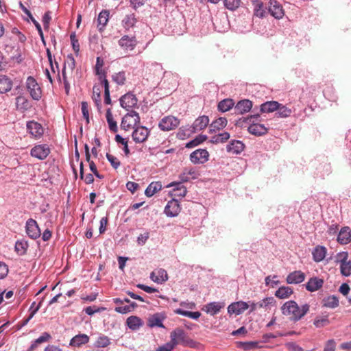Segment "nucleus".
<instances>
[{
  "label": "nucleus",
  "instance_id": "nucleus-26",
  "mask_svg": "<svg viewBox=\"0 0 351 351\" xmlns=\"http://www.w3.org/2000/svg\"><path fill=\"white\" fill-rule=\"evenodd\" d=\"M209 123V119L207 116H200L197 118L193 123L194 132L200 131L205 129Z\"/></svg>",
  "mask_w": 351,
  "mask_h": 351
},
{
  "label": "nucleus",
  "instance_id": "nucleus-25",
  "mask_svg": "<svg viewBox=\"0 0 351 351\" xmlns=\"http://www.w3.org/2000/svg\"><path fill=\"white\" fill-rule=\"evenodd\" d=\"M267 131L268 129L263 124L253 123L248 127V132L258 136L267 134Z\"/></svg>",
  "mask_w": 351,
  "mask_h": 351
},
{
  "label": "nucleus",
  "instance_id": "nucleus-52",
  "mask_svg": "<svg viewBox=\"0 0 351 351\" xmlns=\"http://www.w3.org/2000/svg\"><path fill=\"white\" fill-rule=\"evenodd\" d=\"M230 138V134L228 132H224L218 135H216L212 138V141L213 143H224Z\"/></svg>",
  "mask_w": 351,
  "mask_h": 351
},
{
  "label": "nucleus",
  "instance_id": "nucleus-45",
  "mask_svg": "<svg viewBox=\"0 0 351 351\" xmlns=\"http://www.w3.org/2000/svg\"><path fill=\"white\" fill-rule=\"evenodd\" d=\"M207 137L204 135H198L193 140L189 141L186 144V147L187 148H193L199 145L200 143H203L206 140Z\"/></svg>",
  "mask_w": 351,
  "mask_h": 351
},
{
  "label": "nucleus",
  "instance_id": "nucleus-64",
  "mask_svg": "<svg viewBox=\"0 0 351 351\" xmlns=\"http://www.w3.org/2000/svg\"><path fill=\"white\" fill-rule=\"evenodd\" d=\"M175 348L170 342L160 346L156 351H172Z\"/></svg>",
  "mask_w": 351,
  "mask_h": 351
},
{
  "label": "nucleus",
  "instance_id": "nucleus-31",
  "mask_svg": "<svg viewBox=\"0 0 351 351\" xmlns=\"http://www.w3.org/2000/svg\"><path fill=\"white\" fill-rule=\"evenodd\" d=\"M223 307V305H222L221 303L214 302L207 304L203 309L207 313L211 315H214L218 313Z\"/></svg>",
  "mask_w": 351,
  "mask_h": 351
},
{
  "label": "nucleus",
  "instance_id": "nucleus-2",
  "mask_svg": "<svg viewBox=\"0 0 351 351\" xmlns=\"http://www.w3.org/2000/svg\"><path fill=\"white\" fill-rule=\"evenodd\" d=\"M171 341H169L171 345L175 348L178 344H182L184 346H189L193 348L195 346V341L190 339L184 330L181 328H176L170 334Z\"/></svg>",
  "mask_w": 351,
  "mask_h": 351
},
{
  "label": "nucleus",
  "instance_id": "nucleus-56",
  "mask_svg": "<svg viewBox=\"0 0 351 351\" xmlns=\"http://www.w3.org/2000/svg\"><path fill=\"white\" fill-rule=\"evenodd\" d=\"M173 195L174 196L184 197L186 195L187 190L185 186L178 184V187L173 189Z\"/></svg>",
  "mask_w": 351,
  "mask_h": 351
},
{
  "label": "nucleus",
  "instance_id": "nucleus-60",
  "mask_svg": "<svg viewBox=\"0 0 351 351\" xmlns=\"http://www.w3.org/2000/svg\"><path fill=\"white\" fill-rule=\"evenodd\" d=\"M8 271V266L5 263L0 261V279L5 278Z\"/></svg>",
  "mask_w": 351,
  "mask_h": 351
},
{
  "label": "nucleus",
  "instance_id": "nucleus-12",
  "mask_svg": "<svg viewBox=\"0 0 351 351\" xmlns=\"http://www.w3.org/2000/svg\"><path fill=\"white\" fill-rule=\"evenodd\" d=\"M137 99L136 96L132 93H127L122 96L120 99V104L122 108L129 110L137 105Z\"/></svg>",
  "mask_w": 351,
  "mask_h": 351
},
{
  "label": "nucleus",
  "instance_id": "nucleus-20",
  "mask_svg": "<svg viewBox=\"0 0 351 351\" xmlns=\"http://www.w3.org/2000/svg\"><path fill=\"white\" fill-rule=\"evenodd\" d=\"M305 274L300 270L294 271L290 273L287 277V282L289 284H299L305 279Z\"/></svg>",
  "mask_w": 351,
  "mask_h": 351
},
{
  "label": "nucleus",
  "instance_id": "nucleus-11",
  "mask_svg": "<svg viewBox=\"0 0 351 351\" xmlns=\"http://www.w3.org/2000/svg\"><path fill=\"white\" fill-rule=\"evenodd\" d=\"M199 172L195 167H185L180 175L182 182H186L191 179H197L199 176Z\"/></svg>",
  "mask_w": 351,
  "mask_h": 351
},
{
  "label": "nucleus",
  "instance_id": "nucleus-42",
  "mask_svg": "<svg viewBox=\"0 0 351 351\" xmlns=\"http://www.w3.org/2000/svg\"><path fill=\"white\" fill-rule=\"evenodd\" d=\"M239 343L240 348H243L244 350H250L262 348V346H259V343L258 341L239 342Z\"/></svg>",
  "mask_w": 351,
  "mask_h": 351
},
{
  "label": "nucleus",
  "instance_id": "nucleus-3",
  "mask_svg": "<svg viewBox=\"0 0 351 351\" xmlns=\"http://www.w3.org/2000/svg\"><path fill=\"white\" fill-rule=\"evenodd\" d=\"M348 256L347 252H339L335 256V263L339 264L341 274L346 277L351 275V260Z\"/></svg>",
  "mask_w": 351,
  "mask_h": 351
},
{
  "label": "nucleus",
  "instance_id": "nucleus-46",
  "mask_svg": "<svg viewBox=\"0 0 351 351\" xmlns=\"http://www.w3.org/2000/svg\"><path fill=\"white\" fill-rule=\"evenodd\" d=\"M101 84H95L93 88V99L95 101V104L99 106L101 101Z\"/></svg>",
  "mask_w": 351,
  "mask_h": 351
},
{
  "label": "nucleus",
  "instance_id": "nucleus-44",
  "mask_svg": "<svg viewBox=\"0 0 351 351\" xmlns=\"http://www.w3.org/2000/svg\"><path fill=\"white\" fill-rule=\"evenodd\" d=\"M108 18L109 12L108 10H103L99 13L97 21L99 25L101 26L99 27L100 30L106 25L108 21Z\"/></svg>",
  "mask_w": 351,
  "mask_h": 351
},
{
  "label": "nucleus",
  "instance_id": "nucleus-47",
  "mask_svg": "<svg viewBox=\"0 0 351 351\" xmlns=\"http://www.w3.org/2000/svg\"><path fill=\"white\" fill-rule=\"evenodd\" d=\"M227 122V119L225 117H219L212 123L211 127L219 130L226 126Z\"/></svg>",
  "mask_w": 351,
  "mask_h": 351
},
{
  "label": "nucleus",
  "instance_id": "nucleus-17",
  "mask_svg": "<svg viewBox=\"0 0 351 351\" xmlns=\"http://www.w3.org/2000/svg\"><path fill=\"white\" fill-rule=\"evenodd\" d=\"M166 318L165 313H157L151 315L148 319V326L150 327L165 328L162 321Z\"/></svg>",
  "mask_w": 351,
  "mask_h": 351
},
{
  "label": "nucleus",
  "instance_id": "nucleus-55",
  "mask_svg": "<svg viewBox=\"0 0 351 351\" xmlns=\"http://www.w3.org/2000/svg\"><path fill=\"white\" fill-rule=\"evenodd\" d=\"M275 300L274 298H267L262 301L258 302V308H267L269 306H274L275 305Z\"/></svg>",
  "mask_w": 351,
  "mask_h": 351
},
{
  "label": "nucleus",
  "instance_id": "nucleus-37",
  "mask_svg": "<svg viewBox=\"0 0 351 351\" xmlns=\"http://www.w3.org/2000/svg\"><path fill=\"white\" fill-rule=\"evenodd\" d=\"M51 338L49 333L45 332L38 338H37L31 345L30 350H34L37 346L43 343L47 342Z\"/></svg>",
  "mask_w": 351,
  "mask_h": 351
},
{
  "label": "nucleus",
  "instance_id": "nucleus-62",
  "mask_svg": "<svg viewBox=\"0 0 351 351\" xmlns=\"http://www.w3.org/2000/svg\"><path fill=\"white\" fill-rule=\"evenodd\" d=\"M70 38H71V44H72L73 50L75 51V52L76 53H78L80 51V44L78 43V40L77 39H75V34H71Z\"/></svg>",
  "mask_w": 351,
  "mask_h": 351
},
{
  "label": "nucleus",
  "instance_id": "nucleus-54",
  "mask_svg": "<svg viewBox=\"0 0 351 351\" xmlns=\"http://www.w3.org/2000/svg\"><path fill=\"white\" fill-rule=\"evenodd\" d=\"M277 110L278 112H276V114H278V117H288L291 115V109L281 104L279 108L277 109Z\"/></svg>",
  "mask_w": 351,
  "mask_h": 351
},
{
  "label": "nucleus",
  "instance_id": "nucleus-9",
  "mask_svg": "<svg viewBox=\"0 0 351 351\" xmlns=\"http://www.w3.org/2000/svg\"><path fill=\"white\" fill-rule=\"evenodd\" d=\"M50 153V149L46 144L35 145L30 152L32 157L36 158L39 160H44Z\"/></svg>",
  "mask_w": 351,
  "mask_h": 351
},
{
  "label": "nucleus",
  "instance_id": "nucleus-32",
  "mask_svg": "<svg viewBox=\"0 0 351 351\" xmlns=\"http://www.w3.org/2000/svg\"><path fill=\"white\" fill-rule=\"evenodd\" d=\"M313 260L315 262L323 261L326 254V248L324 246H317L312 252Z\"/></svg>",
  "mask_w": 351,
  "mask_h": 351
},
{
  "label": "nucleus",
  "instance_id": "nucleus-24",
  "mask_svg": "<svg viewBox=\"0 0 351 351\" xmlns=\"http://www.w3.org/2000/svg\"><path fill=\"white\" fill-rule=\"evenodd\" d=\"M254 5V15L258 18H264L267 14L264 9V3L261 0H251Z\"/></svg>",
  "mask_w": 351,
  "mask_h": 351
},
{
  "label": "nucleus",
  "instance_id": "nucleus-6",
  "mask_svg": "<svg viewBox=\"0 0 351 351\" xmlns=\"http://www.w3.org/2000/svg\"><path fill=\"white\" fill-rule=\"evenodd\" d=\"M26 87L34 100H38L41 97V90L33 77H28L26 81Z\"/></svg>",
  "mask_w": 351,
  "mask_h": 351
},
{
  "label": "nucleus",
  "instance_id": "nucleus-13",
  "mask_svg": "<svg viewBox=\"0 0 351 351\" xmlns=\"http://www.w3.org/2000/svg\"><path fill=\"white\" fill-rule=\"evenodd\" d=\"M149 133V132L145 127H137L132 132V138L137 143H143L147 138Z\"/></svg>",
  "mask_w": 351,
  "mask_h": 351
},
{
  "label": "nucleus",
  "instance_id": "nucleus-50",
  "mask_svg": "<svg viewBox=\"0 0 351 351\" xmlns=\"http://www.w3.org/2000/svg\"><path fill=\"white\" fill-rule=\"evenodd\" d=\"M27 246L28 245L26 241H18L15 243V250L19 254L23 255L25 253Z\"/></svg>",
  "mask_w": 351,
  "mask_h": 351
},
{
  "label": "nucleus",
  "instance_id": "nucleus-35",
  "mask_svg": "<svg viewBox=\"0 0 351 351\" xmlns=\"http://www.w3.org/2000/svg\"><path fill=\"white\" fill-rule=\"evenodd\" d=\"M127 325L132 330H137L143 326V322L139 317L130 316L127 319Z\"/></svg>",
  "mask_w": 351,
  "mask_h": 351
},
{
  "label": "nucleus",
  "instance_id": "nucleus-7",
  "mask_svg": "<svg viewBox=\"0 0 351 351\" xmlns=\"http://www.w3.org/2000/svg\"><path fill=\"white\" fill-rule=\"evenodd\" d=\"M268 12L275 19H282L285 10L282 5L277 0H269L268 2Z\"/></svg>",
  "mask_w": 351,
  "mask_h": 351
},
{
  "label": "nucleus",
  "instance_id": "nucleus-16",
  "mask_svg": "<svg viewBox=\"0 0 351 351\" xmlns=\"http://www.w3.org/2000/svg\"><path fill=\"white\" fill-rule=\"evenodd\" d=\"M180 212V206L176 199L169 201L165 208V214L169 217H176Z\"/></svg>",
  "mask_w": 351,
  "mask_h": 351
},
{
  "label": "nucleus",
  "instance_id": "nucleus-5",
  "mask_svg": "<svg viewBox=\"0 0 351 351\" xmlns=\"http://www.w3.org/2000/svg\"><path fill=\"white\" fill-rule=\"evenodd\" d=\"M180 124V120L173 116H166L159 122L158 127L162 131L176 129Z\"/></svg>",
  "mask_w": 351,
  "mask_h": 351
},
{
  "label": "nucleus",
  "instance_id": "nucleus-33",
  "mask_svg": "<svg viewBox=\"0 0 351 351\" xmlns=\"http://www.w3.org/2000/svg\"><path fill=\"white\" fill-rule=\"evenodd\" d=\"M280 104L275 101H267L261 106L262 112H272L279 108Z\"/></svg>",
  "mask_w": 351,
  "mask_h": 351
},
{
  "label": "nucleus",
  "instance_id": "nucleus-48",
  "mask_svg": "<svg viewBox=\"0 0 351 351\" xmlns=\"http://www.w3.org/2000/svg\"><path fill=\"white\" fill-rule=\"evenodd\" d=\"M110 339L107 336L102 335L99 337L97 341H95V346L98 348H106L108 345H110Z\"/></svg>",
  "mask_w": 351,
  "mask_h": 351
},
{
  "label": "nucleus",
  "instance_id": "nucleus-4",
  "mask_svg": "<svg viewBox=\"0 0 351 351\" xmlns=\"http://www.w3.org/2000/svg\"><path fill=\"white\" fill-rule=\"evenodd\" d=\"M140 123V117L138 113L135 111H130L127 113L122 119L121 128L125 131H130L135 129L136 126Z\"/></svg>",
  "mask_w": 351,
  "mask_h": 351
},
{
  "label": "nucleus",
  "instance_id": "nucleus-22",
  "mask_svg": "<svg viewBox=\"0 0 351 351\" xmlns=\"http://www.w3.org/2000/svg\"><path fill=\"white\" fill-rule=\"evenodd\" d=\"M119 44L124 49L132 51L136 45V40L134 37L124 36L119 40Z\"/></svg>",
  "mask_w": 351,
  "mask_h": 351
},
{
  "label": "nucleus",
  "instance_id": "nucleus-28",
  "mask_svg": "<svg viewBox=\"0 0 351 351\" xmlns=\"http://www.w3.org/2000/svg\"><path fill=\"white\" fill-rule=\"evenodd\" d=\"M89 341V337L85 334L75 335L70 341V346L80 347L87 343Z\"/></svg>",
  "mask_w": 351,
  "mask_h": 351
},
{
  "label": "nucleus",
  "instance_id": "nucleus-43",
  "mask_svg": "<svg viewBox=\"0 0 351 351\" xmlns=\"http://www.w3.org/2000/svg\"><path fill=\"white\" fill-rule=\"evenodd\" d=\"M241 3V0H223L225 8L231 11L236 10L240 6Z\"/></svg>",
  "mask_w": 351,
  "mask_h": 351
},
{
  "label": "nucleus",
  "instance_id": "nucleus-57",
  "mask_svg": "<svg viewBox=\"0 0 351 351\" xmlns=\"http://www.w3.org/2000/svg\"><path fill=\"white\" fill-rule=\"evenodd\" d=\"M136 21V20L135 19L134 14H132L130 15H127L123 19V22L124 23L125 27L126 28H130L134 25Z\"/></svg>",
  "mask_w": 351,
  "mask_h": 351
},
{
  "label": "nucleus",
  "instance_id": "nucleus-58",
  "mask_svg": "<svg viewBox=\"0 0 351 351\" xmlns=\"http://www.w3.org/2000/svg\"><path fill=\"white\" fill-rule=\"evenodd\" d=\"M106 158H107L108 160L110 162L112 167L114 169H118V167L121 165V162L117 157H115L114 156H113L110 154L107 153Z\"/></svg>",
  "mask_w": 351,
  "mask_h": 351
},
{
  "label": "nucleus",
  "instance_id": "nucleus-40",
  "mask_svg": "<svg viewBox=\"0 0 351 351\" xmlns=\"http://www.w3.org/2000/svg\"><path fill=\"white\" fill-rule=\"evenodd\" d=\"M339 300L335 295L327 297L323 300V305L327 308H335L339 306Z\"/></svg>",
  "mask_w": 351,
  "mask_h": 351
},
{
  "label": "nucleus",
  "instance_id": "nucleus-29",
  "mask_svg": "<svg viewBox=\"0 0 351 351\" xmlns=\"http://www.w3.org/2000/svg\"><path fill=\"white\" fill-rule=\"evenodd\" d=\"M103 64V60L99 57L97 58V62L95 65V74L97 75L98 80L99 82L108 81V80L106 79V72L104 70L102 69Z\"/></svg>",
  "mask_w": 351,
  "mask_h": 351
},
{
  "label": "nucleus",
  "instance_id": "nucleus-1",
  "mask_svg": "<svg viewBox=\"0 0 351 351\" xmlns=\"http://www.w3.org/2000/svg\"><path fill=\"white\" fill-rule=\"evenodd\" d=\"M283 315L289 316L293 321H298L302 319L309 311V305L305 304L300 307L293 300L286 302L281 307Z\"/></svg>",
  "mask_w": 351,
  "mask_h": 351
},
{
  "label": "nucleus",
  "instance_id": "nucleus-15",
  "mask_svg": "<svg viewBox=\"0 0 351 351\" xmlns=\"http://www.w3.org/2000/svg\"><path fill=\"white\" fill-rule=\"evenodd\" d=\"M27 129L29 134L36 138H40L44 132V129L41 124L34 121L27 123Z\"/></svg>",
  "mask_w": 351,
  "mask_h": 351
},
{
  "label": "nucleus",
  "instance_id": "nucleus-30",
  "mask_svg": "<svg viewBox=\"0 0 351 351\" xmlns=\"http://www.w3.org/2000/svg\"><path fill=\"white\" fill-rule=\"evenodd\" d=\"M244 148V144L240 141H233L227 145V151L235 154H240Z\"/></svg>",
  "mask_w": 351,
  "mask_h": 351
},
{
  "label": "nucleus",
  "instance_id": "nucleus-53",
  "mask_svg": "<svg viewBox=\"0 0 351 351\" xmlns=\"http://www.w3.org/2000/svg\"><path fill=\"white\" fill-rule=\"evenodd\" d=\"M101 86L104 87V102L106 104H110L111 99L110 97V90H109V83L108 81H104L100 82Z\"/></svg>",
  "mask_w": 351,
  "mask_h": 351
},
{
  "label": "nucleus",
  "instance_id": "nucleus-14",
  "mask_svg": "<svg viewBox=\"0 0 351 351\" xmlns=\"http://www.w3.org/2000/svg\"><path fill=\"white\" fill-rule=\"evenodd\" d=\"M249 308L247 302L239 301L232 303L228 307V312L230 314L240 315Z\"/></svg>",
  "mask_w": 351,
  "mask_h": 351
},
{
  "label": "nucleus",
  "instance_id": "nucleus-18",
  "mask_svg": "<svg viewBox=\"0 0 351 351\" xmlns=\"http://www.w3.org/2000/svg\"><path fill=\"white\" fill-rule=\"evenodd\" d=\"M337 241L341 245H346L351 241V229L350 227L345 226L340 230Z\"/></svg>",
  "mask_w": 351,
  "mask_h": 351
},
{
  "label": "nucleus",
  "instance_id": "nucleus-10",
  "mask_svg": "<svg viewBox=\"0 0 351 351\" xmlns=\"http://www.w3.org/2000/svg\"><path fill=\"white\" fill-rule=\"evenodd\" d=\"M26 233L32 239L40 237L41 233L37 222L33 219H29L25 224Z\"/></svg>",
  "mask_w": 351,
  "mask_h": 351
},
{
  "label": "nucleus",
  "instance_id": "nucleus-23",
  "mask_svg": "<svg viewBox=\"0 0 351 351\" xmlns=\"http://www.w3.org/2000/svg\"><path fill=\"white\" fill-rule=\"evenodd\" d=\"M324 280L317 277L311 278L306 284V289L310 292L316 291L322 287Z\"/></svg>",
  "mask_w": 351,
  "mask_h": 351
},
{
  "label": "nucleus",
  "instance_id": "nucleus-8",
  "mask_svg": "<svg viewBox=\"0 0 351 351\" xmlns=\"http://www.w3.org/2000/svg\"><path fill=\"white\" fill-rule=\"evenodd\" d=\"M209 159V153L205 149H198L190 154V160L193 164H204Z\"/></svg>",
  "mask_w": 351,
  "mask_h": 351
},
{
  "label": "nucleus",
  "instance_id": "nucleus-39",
  "mask_svg": "<svg viewBox=\"0 0 351 351\" xmlns=\"http://www.w3.org/2000/svg\"><path fill=\"white\" fill-rule=\"evenodd\" d=\"M293 293V290L289 287H280L275 293V295L279 298H289Z\"/></svg>",
  "mask_w": 351,
  "mask_h": 351
},
{
  "label": "nucleus",
  "instance_id": "nucleus-36",
  "mask_svg": "<svg viewBox=\"0 0 351 351\" xmlns=\"http://www.w3.org/2000/svg\"><path fill=\"white\" fill-rule=\"evenodd\" d=\"M234 105V102L232 99H225L221 101L217 106L218 110L222 112H225L230 110Z\"/></svg>",
  "mask_w": 351,
  "mask_h": 351
},
{
  "label": "nucleus",
  "instance_id": "nucleus-21",
  "mask_svg": "<svg viewBox=\"0 0 351 351\" xmlns=\"http://www.w3.org/2000/svg\"><path fill=\"white\" fill-rule=\"evenodd\" d=\"M252 108V102L248 99L239 101L234 107L236 114H242L249 112Z\"/></svg>",
  "mask_w": 351,
  "mask_h": 351
},
{
  "label": "nucleus",
  "instance_id": "nucleus-59",
  "mask_svg": "<svg viewBox=\"0 0 351 351\" xmlns=\"http://www.w3.org/2000/svg\"><path fill=\"white\" fill-rule=\"evenodd\" d=\"M329 319H328L327 317H317L315 320H314V325L317 327V328H322V327H324L326 325H328L329 324Z\"/></svg>",
  "mask_w": 351,
  "mask_h": 351
},
{
  "label": "nucleus",
  "instance_id": "nucleus-49",
  "mask_svg": "<svg viewBox=\"0 0 351 351\" xmlns=\"http://www.w3.org/2000/svg\"><path fill=\"white\" fill-rule=\"evenodd\" d=\"M16 105L18 109L26 110L28 108L29 103L25 97L19 96L16 98Z\"/></svg>",
  "mask_w": 351,
  "mask_h": 351
},
{
  "label": "nucleus",
  "instance_id": "nucleus-34",
  "mask_svg": "<svg viewBox=\"0 0 351 351\" xmlns=\"http://www.w3.org/2000/svg\"><path fill=\"white\" fill-rule=\"evenodd\" d=\"M161 189L162 184L160 182H152L149 184L145 193L147 197H152L156 192L160 191Z\"/></svg>",
  "mask_w": 351,
  "mask_h": 351
},
{
  "label": "nucleus",
  "instance_id": "nucleus-61",
  "mask_svg": "<svg viewBox=\"0 0 351 351\" xmlns=\"http://www.w3.org/2000/svg\"><path fill=\"white\" fill-rule=\"evenodd\" d=\"M82 112L83 117L86 119V122L89 123L88 105L86 101L82 102Z\"/></svg>",
  "mask_w": 351,
  "mask_h": 351
},
{
  "label": "nucleus",
  "instance_id": "nucleus-51",
  "mask_svg": "<svg viewBox=\"0 0 351 351\" xmlns=\"http://www.w3.org/2000/svg\"><path fill=\"white\" fill-rule=\"evenodd\" d=\"M112 77V80L119 85L124 84L126 80L125 72L123 71L114 73Z\"/></svg>",
  "mask_w": 351,
  "mask_h": 351
},
{
  "label": "nucleus",
  "instance_id": "nucleus-41",
  "mask_svg": "<svg viewBox=\"0 0 351 351\" xmlns=\"http://www.w3.org/2000/svg\"><path fill=\"white\" fill-rule=\"evenodd\" d=\"M174 313L176 314L186 316V317H190L192 319H198L201 315V313L198 311L191 312V311H184L181 308H177L176 310H174Z\"/></svg>",
  "mask_w": 351,
  "mask_h": 351
},
{
  "label": "nucleus",
  "instance_id": "nucleus-63",
  "mask_svg": "<svg viewBox=\"0 0 351 351\" xmlns=\"http://www.w3.org/2000/svg\"><path fill=\"white\" fill-rule=\"evenodd\" d=\"M336 343L334 339L328 340L325 345L324 351H335Z\"/></svg>",
  "mask_w": 351,
  "mask_h": 351
},
{
  "label": "nucleus",
  "instance_id": "nucleus-27",
  "mask_svg": "<svg viewBox=\"0 0 351 351\" xmlns=\"http://www.w3.org/2000/svg\"><path fill=\"white\" fill-rule=\"evenodd\" d=\"M12 86V80L6 75H0V94L10 91Z\"/></svg>",
  "mask_w": 351,
  "mask_h": 351
},
{
  "label": "nucleus",
  "instance_id": "nucleus-19",
  "mask_svg": "<svg viewBox=\"0 0 351 351\" xmlns=\"http://www.w3.org/2000/svg\"><path fill=\"white\" fill-rule=\"evenodd\" d=\"M150 278L155 282L162 283L168 280L167 272L161 268L156 269L151 273Z\"/></svg>",
  "mask_w": 351,
  "mask_h": 351
},
{
  "label": "nucleus",
  "instance_id": "nucleus-38",
  "mask_svg": "<svg viewBox=\"0 0 351 351\" xmlns=\"http://www.w3.org/2000/svg\"><path fill=\"white\" fill-rule=\"evenodd\" d=\"M106 117L110 130L113 132H117L118 131L117 122L114 120L111 110L110 108L106 110Z\"/></svg>",
  "mask_w": 351,
  "mask_h": 351
}]
</instances>
